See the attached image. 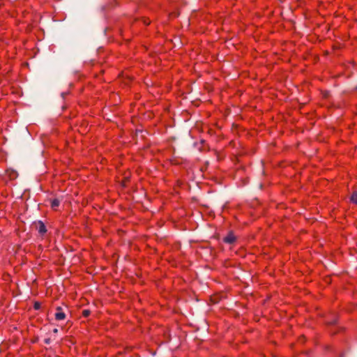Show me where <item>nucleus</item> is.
<instances>
[{
	"label": "nucleus",
	"instance_id": "f257e3e1",
	"mask_svg": "<svg viewBox=\"0 0 357 357\" xmlns=\"http://www.w3.org/2000/svg\"><path fill=\"white\" fill-rule=\"evenodd\" d=\"M54 316L56 321H63L66 318V314L62 311V308L61 307H56V312Z\"/></svg>",
	"mask_w": 357,
	"mask_h": 357
},
{
	"label": "nucleus",
	"instance_id": "f03ea898",
	"mask_svg": "<svg viewBox=\"0 0 357 357\" xmlns=\"http://www.w3.org/2000/svg\"><path fill=\"white\" fill-rule=\"evenodd\" d=\"M36 229L40 235H44L47 232L46 226L42 221H38L36 224Z\"/></svg>",
	"mask_w": 357,
	"mask_h": 357
},
{
	"label": "nucleus",
	"instance_id": "7ed1b4c3",
	"mask_svg": "<svg viewBox=\"0 0 357 357\" xmlns=\"http://www.w3.org/2000/svg\"><path fill=\"white\" fill-rule=\"evenodd\" d=\"M223 241L225 243L232 244L236 241V236L232 232H229L224 238Z\"/></svg>",
	"mask_w": 357,
	"mask_h": 357
},
{
	"label": "nucleus",
	"instance_id": "20e7f679",
	"mask_svg": "<svg viewBox=\"0 0 357 357\" xmlns=\"http://www.w3.org/2000/svg\"><path fill=\"white\" fill-rule=\"evenodd\" d=\"M60 204V200L57 198H55L51 201V207L53 210L56 211L57 207Z\"/></svg>",
	"mask_w": 357,
	"mask_h": 357
},
{
	"label": "nucleus",
	"instance_id": "39448f33",
	"mask_svg": "<svg viewBox=\"0 0 357 357\" xmlns=\"http://www.w3.org/2000/svg\"><path fill=\"white\" fill-rule=\"evenodd\" d=\"M351 201L357 204V192H354L351 197Z\"/></svg>",
	"mask_w": 357,
	"mask_h": 357
},
{
	"label": "nucleus",
	"instance_id": "423d86ee",
	"mask_svg": "<svg viewBox=\"0 0 357 357\" xmlns=\"http://www.w3.org/2000/svg\"><path fill=\"white\" fill-rule=\"evenodd\" d=\"M82 314L84 317H87L90 314V311L89 310H84L82 312Z\"/></svg>",
	"mask_w": 357,
	"mask_h": 357
},
{
	"label": "nucleus",
	"instance_id": "0eeeda50",
	"mask_svg": "<svg viewBox=\"0 0 357 357\" xmlns=\"http://www.w3.org/2000/svg\"><path fill=\"white\" fill-rule=\"evenodd\" d=\"M33 307H34L35 310H39L40 307V303H38V302H36L34 303Z\"/></svg>",
	"mask_w": 357,
	"mask_h": 357
},
{
	"label": "nucleus",
	"instance_id": "6e6552de",
	"mask_svg": "<svg viewBox=\"0 0 357 357\" xmlns=\"http://www.w3.org/2000/svg\"><path fill=\"white\" fill-rule=\"evenodd\" d=\"M328 324L331 325H334L336 324V320L333 319L332 321H330Z\"/></svg>",
	"mask_w": 357,
	"mask_h": 357
},
{
	"label": "nucleus",
	"instance_id": "1a4fd4ad",
	"mask_svg": "<svg viewBox=\"0 0 357 357\" xmlns=\"http://www.w3.org/2000/svg\"><path fill=\"white\" fill-rule=\"evenodd\" d=\"M45 342L46 344H50V339H45Z\"/></svg>",
	"mask_w": 357,
	"mask_h": 357
},
{
	"label": "nucleus",
	"instance_id": "9d476101",
	"mask_svg": "<svg viewBox=\"0 0 357 357\" xmlns=\"http://www.w3.org/2000/svg\"><path fill=\"white\" fill-rule=\"evenodd\" d=\"M54 333H56V332H57V329H56V328H55V329L54 330Z\"/></svg>",
	"mask_w": 357,
	"mask_h": 357
},
{
	"label": "nucleus",
	"instance_id": "9b49d317",
	"mask_svg": "<svg viewBox=\"0 0 357 357\" xmlns=\"http://www.w3.org/2000/svg\"><path fill=\"white\" fill-rule=\"evenodd\" d=\"M61 95H62V96H63V97H64V96L66 95V93H62V94H61Z\"/></svg>",
	"mask_w": 357,
	"mask_h": 357
}]
</instances>
